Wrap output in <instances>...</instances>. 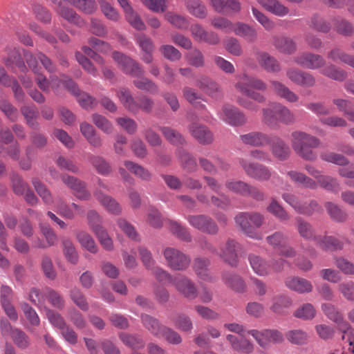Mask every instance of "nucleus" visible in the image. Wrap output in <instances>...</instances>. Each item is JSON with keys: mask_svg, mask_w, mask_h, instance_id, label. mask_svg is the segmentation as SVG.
I'll list each match as a JSON object with an SVG mask.
<instances>
[{"mask_svg": "<svg viewBox=\"0 0 354 354\" xmlns=\"http://www.w3.org/2000/svg\"><path fill=\"white\" fill-rule=\"evenodd\" d=\"M235 88L248 97L239 96L236 99V102L245 109L253 111L259 110V106L250 99L259 103L266 102V97L263 94L251 90V88H254L264 91L267 89L266 84L260 79L244 73L239 77V81L235 84Z\"/></svg>", "mask_w": 354, "mask_h": 354, "instance_id": "f257e3e1", "label": "nucleus"}, {"mask_svg": "<svg viewBox=\"0 0 354 354\" xmlns=\"http://www.w3.org/2000/svg\"><path fill=\"white\" fill-rule=\"evenodd\" d=\"M25 59L29 66L35 75V81L39 88L45 93H48L50 88H55V85L58 86V80L55 77H50L49 81L44 75L40 72V68L37 65V62L39 61L44 66L45 69L49 73H54L55 71V66L52 61L41 53H38L35 55L26 53Z\"/></svg>", "mask_w": 354, "mask_h": 354, "instance_id": "f03ea898", "label": "nucleus"}, {"mask_svg": "<svg viewBox=\"0 0 354 354\" xmlns=\"http://www.w3.org/2000/svg\"><path fill=\"white\" fill-rule=\"evenodd\" d=\"M290 144L294 151L302 159L315 161L317 155L313 149L318 148L321 140L316 136L301 130H295L290 134Z\"/></svg>", "mask_w": 354, "mask_h": 354, "instance_id": "7ed1b4c3", "label": "nucleus"}, {"mask_svg": "<svg viewBox=\"0 0 354 354\" xmlns=\"http://www.w3.org/2000/svg\"><path fill=\"white\" fill-rule=\"evenodd\" d=\"M262 112L263 121L272 129L279 127V121L286 125L292 124L295 122L294 113L281 103H271L268 107L263 109Z\"/></svg>", "mask_w": 354, "mask_h": 354, "instance_id": "20e7f679", "label": "nucleus"}, {"mask_svg": "<svg viewBox=\"0 0 354 354\" xmlns=\"http://www.w3.org/2000/svg\"><path fill=\"white\" fill-rule=\"evenodd\" d=\"M167 266L176 271L186 270L190 266L191 258L180 250L174 248H166L162 252Z\"/></svg>", "mask_w": 354, "mask_h": 354, "instance_id": "39448f33", "label": "nucleus"}, {"mask_svg": "<svg viewBox=\"0 0 354 354\" xmlns=\"http://www.w3.org/2000/svg\"><path fill=\"white\" fill-rule=\"evenodd\" d=\"M239 162L245 174L252 178L265 181L271 177L270 171L265 165L253 162L245 158H240Z\"/></svg>", "mask_w": 354, "mask_h": 354, "instance_id": "423d86ee", "label": "nucleus"}, {"mask_svg": "<svg viewBox=\"0 0 354 354\" xmlns=\"http://www.w3.org/2000/svg\"><path fill=\"white\" fill-rule=\"evenodd\" d=\"M187 220L190 225L201 232L211 235H216L218 233V226L209 216L205 214L189 215Z\"/></svg>", "mask_w": 354, "mask_h": 354, "instance_id": "0eeeda50", "label": "nucleus"}, {"mask_svg": "<svg viewBox=\"0 0 354 354\" xmlns=\"http://www.w3.org/2000/svg\"><path fill=\"white\" fill-rule=\"evenodd\" d=\"M112 57L126 74L133 77L144 75L145 71L139 64L123 53L115 51L113 53Z\"/></svg>", "mask_w": 354, "mask_h": 354, "instance_id": "6e6552de", "label": "nucleus"}, {"mask_svg": "<svg viewBox=\"0 0 354 354\" xmlns=\"http://www.w3.org/2000/svg\"><path fill=\"white\" fill-rule=\"evenodd\" d=\"M248 333L252 336L258 344L263 348H266L270 342L279 343L283 340L282 333L277 330L252 329L248 330Z\"/></svg>", "mask_w": 354, "mask_h": 354, "instance_id": "1a4fd4ad", "label": "nucleus"}, {"mask_svg": "<svg viewBox=\"0 0 354 354\" xmlns=\"http://www.w3.org/2000/svg\"><path fill=\"white\" fill-rule=\"evenodd\" d=\"M219 118L232 126H240L245 123L246 118L238 108L225 104L218 112Z\"/></svg>", "mask_w": 354, "mask_h": 354, "instance_id": "9d476101", "label": "nucleus"}, {"mask_svg": "<svg viewBox=\"0 0 354 354\" xmlns=\"http://www.w3.org/2000/svg\"><path fill=\"white\" fill-rule=\"evenodd\" d=\"M239 243L233 240L228 239L225 245L218 251L217 255L219 256L224 262L232 267H237L239 264L238 249Z\"/></svg>", "mask_w": 354, "mask_h": 354, "instance_id": "9b49d317", "label": "nucleus"}, {"mask_svg": "<svg viewBox=\"0 0 354 354\" xmlns=\"http://www.w3.org/2000/svg\"><path fill=\"white\" fill-rule=\"evenodd\" d=\"M172 285L178 292L189 299H194L197 296V290L194 283L182 274L174 276Z\"/></svg>", "mask_w": 354, "mask_h": 354, "instance_id": "f8f14e48", "label": "nucleus"}, {"mask_svg": "<svg viewBox=\"0 0 354 354\" xmlns=\"http://www.w3.org/2000/svg\"><path fill=\"white\" fill-rule=\"evenodd\" d=\"M295 64L307 69L315 70L322 68L325 64V59L317 54L304 53L293 58Z\"/></svg>", "mask_w": 354, "mask_h": 354, "instance_id": "ddd939ff", "label": "nucleus"}, {"mask_svg": "<svg viewBox=\"0 0 354 354\" xmlns=\"http://www.w3.org/2000/svg\"><path fill=\"white\" fill-rule=\"evenodd\" d=\"M322 310L328 319L337 324L338 329L342 333L346 334L350 329L349 323L344 320L342 313L334 305L323 304L322 305Z\"/></svg>", "mask_w": 354, "mask_h": 354, "instance_id": "4468645a", "label": "nucleus"}, {"mask_svg": "<svg viewBox=\"0 0 354 354\" xmlns=\"http://www.w3.org/2000/svg\"><path fill=\"white\" fill-rule=\"evenodd\" d=\"M286 75L291 82L301 86L313 87L316 83L313 75L297 68L288 69Z\"/></svg>", "mask_w": 354, "mask_h": 354, "instance_id": "2eb2a0df", "label": "nucleus"}, {"mask_svg": "<svg viewBox=\"0 0 354 354\" xmlns=\"http://www.w3.org/2000/svg\"><path fill=\"white\" fill-rule=\"evenodd\" d=\"M190 31L192 36L196 41L205 42L211 45L218 44L220 41V38L216 33L206 31L198 24H193L190 28Z\"/></svg>", "mask_w": 354, "mask_h": 354, "instance_id": "dca6fc26", "label": "nucleus"}, {"mask_svg": "<svg viewBox=\"0 0 354 354\" xmlns=\"http://www.w3.org/2000/svg\"><path fill=\"white\" fill-rule=\"evenodd\" d=\"M62 180L68 187L73 190L74 194L81 200H87L90 193L86 189V185L78 178L68 175H63Z\"/></svg>", "mask_w": 354, "mask_h": 354, "instance_id": "f3484780", "label": "nucleus"}, {"mask_svg": "<svg viewBox=\"0 0 354 354\" xmlns=\"http://www.w3.org/2000/svg\"><path fill=\"white\" fill-rule=\"evenodd\" d=\"M188 131L201 144H210L214 140L213 133L203 124L192 123L188 127Z\"/></svg>", "mask_w": 354, "mask_h": 354, "instance_id": "a211bd4d", "label": "nucleus"}, {"mask_svg": "<svg viewBox=\"0 0 354 354\" xmlns=\"http://www.w3.org/2000/svg\"><path fill=\"white\" fill-rule=\"evenodd\" d=\"M235 222L242 231L249 237L259 240L262 239V234L257 232L252 226L249 212H241L234 218Z\"/></svg>", "mask_w": 354, "mask_h": 354, "instance_id": "6ab92c4d", "label": "nucleus"}, {"mask_svg": "<svg viewBox=\"0 0 354 354\" xmlns=\"http://www.w3.org/2000/svg\"><path fill=\"white\" fill-rule=\"evenodd\" d=\"M64 83L69 91L77 97V100L81 106L87 109L92 108L96 104L95 99L87 93L81 92L78 86L73 82L72 80L68 78Z\"/></svg>", "mask_w": 354, "mask_h": 354, "instance_id": "aec40b11", "label": "nucleus"}, {"mask_svg": "<svg viewBox=\"0 0 354 354\" xmlns=\"http://www.w3.org/2000/svg\"><path fill=\"white\" fill-rule=\"evenodd\" d=\"M257 2L271 14L283 17L290 15V9L279 0H257Z\"/></svg>", "mask_w": 354, "mask_h": 354, "instance_id": "412c9836", "label": "nucleus"}, {"mask_svg": "<svg viewBox=\"0 0 354 354\" xmlns=\"http://www.w3.org/2000/svg\"><path fill=\"white\" fill-rule=\"evenodd\" d=\"M270 150L272 155L280 160H286L290 153V149L288 145L281 138L274 136L270 138Z\"/></svg>", "mask_w": 354, "mask_h": 354, "instance_id": "4be33fe9", "label": "nucleus"}, {"mask_svg": "<svg viewBox=\"0 0 354 354\" xmlns=\"http://www.w3.org/2000/svg\"><path fill=\"white\" fill-rule=\"evenodd\" d=\"M248 261L252 270L257 275L266 277L270 274L271 266L263 257L256 254H250L248 256Z\"/></svg>", "mask_w": 354, "mask_h": 354, "instance_id": "5701e85b", "label": "nucleus"}, {"mask_svg": "<svg viewBox=\"0 0 354 354\" xmlns=\"http://www.w3.org/2000/svg\"><path fill=\"white\" fill-rule=\"evenodd\" d=\"M287 288L300 294L309 293L313 290L311 282L300 277L288 278L285 281Z\"/></svg>", "mask_w": 354, "mask_h": 354, "instance_id": "b1692460", "label": "nucleus"}, {"mask_svg": "<svg viewBox=\"0 0 354 354\" xmlns=\"http://www.w3.org/2000/svg\"><path fill=\"white\" fill-rule=\"evenodd\" d=\"M223 280L224 283L234 291L239 293L246 292V283L241 276L234 273L225 272L223 274Z\"/></svg>", "mask_w": 354, "mask_h": 354, "instance_id": "393cba45", "label": "nucleus"}, {"mask_svg": "<svg viewBox=\"0 0 354 354\" xmlns=\"http://www.w3.org/2000/svg\"><path fill=\"white\" fill-rule=\"evenodd\" d=\"M270 84L274 93L278 97L284 99L290 103L298 102L299 99V95L292 91L288 87L281 82L273 80L270 82Z\"/></svg>", "mask_w": 354, "mask_h": 354, "instance_id": "a878e982", "label": "nucleus"}, {"mask_svg": "<svg viewBox=\"0 0 354 354\" xmlns=\"http://www.w3.org/2000/svg\"><path fill=\"white\" fill-rule=\"evenodd\" d=\"M196 85L205 91L209 96L218 98L221 95V89L218 84L207 76H201L196 80Z\"/></svg>", "mask_w": 354, "mask_h": 354, "instance_id": "bb28decb", "label": "nucleus"}, {"mask_svg": "<svg viewBox=\"0 0 354 354\" xmlns=\"http://www.w3.org/2000/svg\"><path fill=\"white\" fill-rule=\"evenodd\" d=\"M241 140L245 145L261 147L268 145L270 141V138L265 133L254 131L241 135Z\"/></svg>", "mask_w": 354, "mask_h": 354, "instance_id": "cd10ccee", "label": "nucleus"}, {"mask_svg": "<svg viewBox=\"0 0 354 354\" xmlns=\"http://www.w3.org/2000/svg\"><path fill=\"white\" fill-rule=\"evenodd\" d=\"M259 64L269 73H278L281 71L279 62L266 52H259L257 57Z\"/></svg>", "mask_w": 354, "mask_h": 354, "instance_id": "c85d7f7f", "label": "nucleus"}, {"mask_svg": "<svg viewBox=\"0 0 354 354\" xmlns=\"http://www.w3.org/2000/svg\"><path fill=\"white\" fill-rule=\"evenodd\" d=\"M80 130L91 146L99 148L102 145L101 137L96 133L94 127L91 124L86 122H82L80 125Z\"/></svg>", "mask_w": 354, "mask_h": 354, "instance_id": "c756f323", "label": "nucleus"}, {"mask_svg": "<svg viewBox=\"0 0 354 354\" xmlns=\"http://www.w3.org/2000/svg\"><path fill=\"white\" fill-rule=\"evenodd\" d=\"M55 208L59 215L68 219H73L75 215L84 213V209L74 203L68 205L60 201L56 203Z\"/></svg>", "mask_w": 354, "mask_h": 354, "instance_id": "7c9ffc66", "label": "nucleus"}, {"mask_svg": "<svg viewBox=\"0 0 354 354\" xmlns=\"http://www.w3.org/2000/svg\"><path fill=\"white\" fill-rule=\"evenodd\" d=\"M116 95L127 110L133 113H138V106H137V101L128 89L124 88H119L116 92Z\"/></svg>", "mask_w": 354, "mask_h": 354, "instance_id": "2f4dec72", "label": "nucleus"}, {"mask_svg": "<svg viewBox=\"0 0 354 354\" xmlns=\"http://www.w3.org/2000/svg\"><path fill=\"white\" fill-rule=\"evenodd\" d=\"M97 201L111 214L119 215L122 212V207L120 204L112 197L105 195L100 192H95Z\"/></svg>", "mask_w": 354, "mask_h": 354, "instance_id": "473e14b6", "label": "nucleus"}, {"mask_svg": "<svg viewBox=\"0 0 354 354\" xmlns=\"http://www.w3.org/2000/svg\"><path fill=\"white\" fill-rule=\"evenodd\" d=\"M316 243L324 250H340L344 248L343 241L333 236H318Z\"/></svg>", "mask_w": 354, "mask_h": 354, "instance_id": "72a5a7b5", "label": "nucleus"}, {"mask_svg": "<svg viewBox=\"0 0 354 354\" xmlns=\"http://www.w3.org/2000/svg\"><path fill=\"white\" fill-rule=\"evenodd\" d=\"M273 46L280 52L286 54H292L296 49V44L289 37L274 36L272 38Z\"/></svg>", "mask_w": 354, "mask_h": 354, "instance_id": "f704fd0d", "label": "nucleus"}, {"mask_svg": "<svg viewBox=\"0 0 354 354\" xmlns=\"http://www.w3.org/2000/svg\"><path fill=\"white\" fill-rule=\"evenodd\" d=\"M75 236L81 246L89 252L95 254L98 251V247L90 234L87 232L80 230L75 233Z\"/></svg>", "mask_w": 354, "mask_h": 354, "instance_id": "c9c22d12", "label": "nucleus"}, {"mask_svg": "<svg viewBox=\"0 0 354 354\" xmlns=\"http://www.w3.org/2000/svg\"><path fill=\"white\" fill-rule=\"evenodd\" d=\"M232 32H234L239 37L245 38L249 42H254L257 38L256 30L252 26L243 23L234 24Z\"/></svg>", "mask_w": 354, "mask_h": 354, "instance_id": "e433bc0d", "label": "nucleus"}, {"mask_svg": "<svg viewBox=\"0 0 354 354\" xmlns=\"http://www.w3.org/2000/svg\"><path fill=\"white\" fill-rule=\"evenodd\" d=\"M61 241L63 253L66 260L72 264H77L79 256L73 241L67 237H62Z\"/></svg>", "mask_w": 354, "mask_h": 354, "instance_id": "4c0bfd02", "label": "nucleus"}, {"mask_svg": "<svg viewBox=\"0 0 354 354\" xmlns=\"http://www.w3.org/2000/svg\"><path fill=\"white\" fill-rule=\"evenodd\" d=\"M328 59L334 62H343L354 68V55H349L338 48H334L327 53Z\"/></svg>", "mask_w": 354, "mask_h": 354, "instance_id": "58836bf2", "label": "nucleus"}, {"mask_svg": "<svg viewBox=\"0 0 354 354\" xmlns=\"http://www.w3.org/2000/svg\"><path fill=\"white\" fill-rule=\"evenodd\" d=\"M7 57L3 58V63L7 67H12L17 66L21 71H25L26 67L24 62L21 60V55L16 48H8L7 50Z\"/></svg>", "mask_w": 354, "mask_h": 354, "instance_id": "ea45409f", "label": "nucleus"}, {"mask_svg": "<svg viewBox=\"0 0 354 354\" xmlns=\"http://www.w3.org/2000/svg\"><path fill=\"white\" fill-rule=\"evenodd\" d=\"M209 260L204 258H196L194 261V270L197 276L205 281H212L208 267L209 266Z\"/></svg>", "mask_w": 354, "mask_h": 354, "instance_id": "a19ab883", "label": "nucleus"}, {"mask_svg": "<svg viewBox=\"0 0 354 354\" xmlns=\"http://www.w3.org/2000/svg\"><path fill=\"white\" fill-rule=\"evenodd\" d=\"M287 175L294 183L302 185L306 188L317 189L315 180L301 172L290 171L287 173Z\"/></svg>", "mask_w": 354, "mask_h": 354, "instance_id": "79ce46f5", "label": "nucleus"}, {"mask_svg": "<svg viewBox=\"0 0 354 354\" xmlns=\"http://www.w3.org/2000/svg\"><path fill=\"white\" fill-rule=\"evenodd\" d=\"M272 302L270 310L274 313L278 315L286 314V309H288L292 304L291 300L288 297L282 295L273 297Z\"/></svg>", "mask_w": 354, "mask_h": 354, "instance_id": "37998d69", "label": "nucleus"}, {"mask_svg": "<svg viewBox=\"0 0 354 354\" xmlns=\"http://www.w3.org/2000/svg\"><path fill=\"white\" fill-rule=\"evenodd\" d=\"M315 182L317 187L319 186L321 188L333 193H337L340 189V185L337 179L330 176L322 174L319 180Z\"/></svg>", "mask_w": 354, "mask_h": 354, "instance_id": "c03bdc74", "label": "nucleus"}, {"mask_svg": "<svg viewBox=\"0 0 354 354\" xmlns=\"http://www.w3.org/2000/svg\"><path fill=\"white\" fill-rule=\"evenodd\" d=\"M249 184L242 180L229 179L225 181V187L228 192L243 196H247Z\"/></svg>", "mask_w": 354, "mask_h": 354, "instance_id": "a18cd8bd", "label": "nucleus"}, {"mask_svg": "<svg viewBox=\"0 0 354 354\" xmlns=\"http://www.w3.org/2000/svg\"><path fill=\"white\" fill-rule=\"evenodd\" d=\"M185 5L188 12L193 16L200 19H203L206 17L207 10L205 6L200 0H186Z\"/></svg>", "mask_w": 354, "mask_h": 354, "instance_id": "49530a36", "label": "nucleus"}, {"mask_svg": "<svg viewBox=\"0 0 354 354\" xmlns=\"http://www.w3.org/2000/svg\"><path fill=\"white\" fill-rule=\"evenodd\" d=\"M165 19L173 26L178 29H187L189 26L188 19L180 15L173 12H167L165 14Z\"/></svg>", "mask_w": 354, "mask_h": 354, "instance_id": "de8ad7c7", "label": "nucleus"}, {"mask_svg": "<svg viewBox=\"0 0 354 354\" xmlns=\"http://www.w3.org/2000/svg\"><path fill=\"white\" fill-rule=\"evenodd\" d=\"M46 317L50 324L55 328L61 330L67 325L64 317L57 312L46 307H44Z\"/></svg>", "mask_w": 354, "mask_h": 354, "instance_id": "09e8293b", "label": "nucleus"}, {"mask_svg": "<svg viewBox=\"0 0 354 354\" xmlns=\"http://www.w3.org/2000/svg\"><path fill=\"white\" fill-rule=\"evenodd\" d=\"M117 225L120 230L129 239L136 241H140V236L136 227L127 220L120 218L117 220Z\"/></svg>", "mask_w": 354, "mask_h": 354, "instance_id": "8fccbe9b", "label": "nucleus"}, {"mask_svg": "<svg viewBox=\"0 0 354 354\" xmlns=\"http://www.w3.org/2000/svg\"><path fill=\"white\" fill-rule=\"evenodd\" d=\"M124 165L127 169L131 173L135 174L137 177L143 180L149 181L151 180V173L142 165L136 164L131 161H125Z\"/></svg>", "mask_w": 354, "mask_h": 354, "instance_id": "3c124183", "label": "nucleus"}, {"mask_svg": "<svg viewBox=\"0 0 354 354\" xmlns=\"http://www.w3.org/2000/svg\"><path fill=\"white\" fill-rule=\"evenodd\" d=\"M142 321L146 328L156 336L160 337L165 326H162L158 320L148 315H142Z\"/></svg>", "mask_w": 354, "mask_h": 354, "instance_id": "603ef678", "label": "nucleus"}, {"mask_svg": "<svg viewBox=\"0 0 354 354\" xmlns=\"http://www.w3.org/2000/svg\"><path fill=\"white\" fill-rule=\"evenodd\" d=\"M321 73L330 79L339 82L344 81L347 77V73L345 71L337 68L333 64L324 68Z\"/></svg>", "mask_w": 354, "mask_h": 354, "instance_id": "864d4df0", "label": "nucleus"}, {"mask_svg": "<svg viewBox=\"0 0 354 354\" xmlns=\"http://www.w3.org/2000/svg\"><path fill=\"white\" fill-rule=\"evenodd\" d=\"M57 12L61 17L71 24H74L78 26H83L85 24L84 20L71 8L64 6L59 8Z\"/></svg>", "mask_w": 354, "mask_h": 354, "instance_id": "5fc2aeb1", "label": "nucleus"}, {"mask_svg": "<svg viewBox=\"0 0 354 354\" xmlns=\"http://www.w3.org/2000/svg\"><path fill=\"white\" fill-rule=\"evenodd\" d=\"M160 131L167 140L174 145H181L185 144V140L182 135L176 130L164 127L160 128Z\"/></svg>", "mask_w": 354, "mask_h": 354, "instance_id": "6e6d98bb", "label": "nucleus"}, {"mask_svg": "<svg viewBox=\"0 0 354 354\" xmlns=\"http://www.w3.org/2000/svg\"><path fill=\"white\" fill-rule=\"evenodd\" d=\"M21 111L26 120L27 124L33 129L39 127V124L35 121L38 116V111L35 106H24Z\"/></svg>", "mask_w": 354, "mask_h": 354, "instance_id": "4d7b16f0", "label": "nucleus"}, {"mask_svg": "<svg viewBox=\"0 0 354 354\" xmlns=\"http://www.w3.org/2000/svg\"><path fill=\"white\" fill-rule=\"evenodd\" d=\"M10 180L12 190L18 196H23L30 188L29 185L16 173L10 175Z\"/></svg>", "mask_w": 354, "mask_h": 354, "instance_id": "13d9d810", "label": "nucleus"}, {"mask_svg": "<svg viewBox=\"0 0 354 354\" xmlns=\"http://www.w3.org/2000/svg\"><path fill=\"white\" fill-rule=\"evenodd\" d=\"M267 211L281 221H287L290 218L289 214L283 207L274 198H272L266 208Z\"/></svg>", "mask_w": 354, "mask_h": 354, "instance_id": "bf43d9fd", "label": "nucleus"}, {"mask_svg": "<svg viewBox=\"0 0 354 354\" xmlns=\"http://www.w3.org/2000/svg\"><path fill=\"white\" fill-rule=\"evenodd\" d=\"M338 292L348 301L354 303V281L352 280L341 282L337 286Z\"/></svg>", "mask_w": 354, "mask_h": 354, "instance_id": "052dcab7", "label": "nucleus"}, {"mask_svg": "<svg viewBox=\"0 0 354 354\" xmlns=\"http://www.w3.org/2000/svg\"><path fill=\"white\" fill-rule=\"evenodd\" d=\"M32 185L38 195L41 198L44 203L46 205L53 203V196L47 187L39 180L35 179L32 180Z\"/></svg>", "mask_w": 354, "mask_h": 354, "instance_id": "680f3d73", "label": "nucleus"}, {"mask_svg": "<svg viewBox=\"0 0 354 354\" xmlns=\"http://www.w3.org/2000/svg\"><path fill=\"white\" fill-rule=\"evenodd\" d=\"M45 296L48 302L55 308L62 309L64 306V300L61 295L55 290L46 288Z\"/></svg>", "mask_w": 354, "mask_h": 354, "instance_id": "e2e57ef3", "label": "nucleus"}, {"mask_svg": "<svg viewBox=\"0 0 354 354\" xmlns=\"http://www.w3.org/2000/svg\"><path fill=\"white\" fill-rule=\"evenodd\" d=\"M297 228L301 237L305 239H315L316 241L317 237L315 236L314 230L309 223L302 220L301 218H297Z\"/></svg>", "mask_w": 354, "mask_h": 354, "instance_id": "0e129e2a", "label": "nucleus"}, {"mask_svg": "<svg viewBox=\"0 0 354 354\" xmlns=\"http://www.w3.org/2000/svg\"><path fill=\"white\" fill-rule=\"evenodd\" d=\"M92 120L94 124L106 134L113 132V125L111 122L104 115L98 113L92 115Z\"/></svg>", "mask_w": 354, "mask_h": 354, "instance_id": "69168bd1", "label": "nucleus"}, {"mask_svg": "<svg viewBox=\"0 0 354 354\" xmlns=\"http://www.w3.org/2000/svg\"><path fill=\"white\" fill-rule=\"evenodd\" d=\"M187 62L196 68L205 66V59L202 52L198 48H194L185 55Z\"/></svg>", "mask_w": 354, "mask_h": 354, "instance_id": "338daca9", "label": "nucleus"}, {"mask_svg": "<svg viewBox=\"0 0 354 354\" xmlns=\"http://www.w3.org/2000/svg\"><path fill=\"white\" fill-rule=\"evenodd\" d=\"M316 310L314 306L309 303H306L298 308L294 313V315L302 319H312L315 317Z\"/></svg>", "mask_w": 354, "mask_h": 354, "instance_id": "774afa93", "label": "nucleus"}]
</instances>
